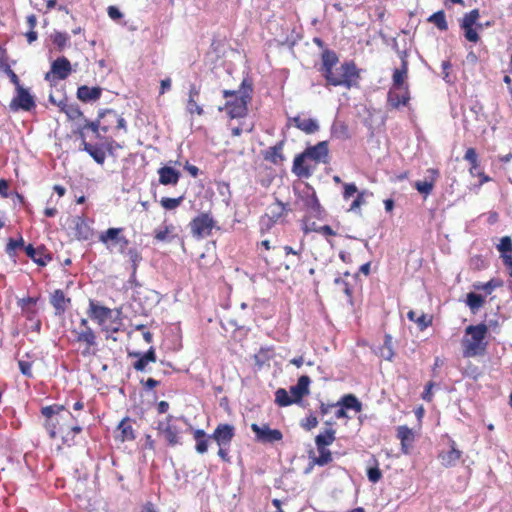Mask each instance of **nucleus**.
Segmentation results:
<instances>
[{
  "label": "nucleus",
  "instance_id": "f257e3e1",
  "mask_svg": "<svg viewBox=\"0 0 512 512\" xmlns=\"http://www.w3.org/2000/svg\"><path fill=\"white\" fill-rule=\"evenodd\" d=\"M252 87L243 80L238 90H224V98L227 100L224 107H219V111L225 110L231 119L243 118L248 113V103L251 101Z\"/></svg>",
  "mask_w": 512,
  "mask_h": 512
},
{
  "label": "nucleus",
  "instance_id": "f03ea898",
  "mask_svg": "<svg viewBox=\"0 0 512 512\" xmlns=\"http://www.w3.org/2000/svg\"><path fill=\"white\" fill-rule=\"evenodd\" d=\"M89 317L96 321L102 331L106 333H117L122 325L121 310H112L106 306L99 305L94 300L89 301Z\"/></svg>",
  "mask_w": 512,
  "mask_h": 512
},
{
  "label": "nucleus",
  "instance_id": "7ed1b4c3",
  "mask_svg": "<svg viewBox=\"0 0 512 512\" xmlns=\"http://www.w3.org/2000/svg\"><path fill=\"white\" fill-rule=\"evenodd\" d=\"M488 328L485 324L470 325L465 329V337L462 340L463 356L466 358L483 355L487 343L485 337Z\"/></svg>",
  "mask_w": 512,
  "mask_h": 512
},
{
  "label": "nucleus",
  "instance_id": "20e7f679",
  "mask_svg": "<svg viewBox=\"0 0 512 512\" xmlns=\"http://www.w3.org/2000/svg\"><path fill=\"white\" fill-rule=\"evenodd\" d=\"M328 84L332 86H344L350 88L356 85L359 78L358 70L354 62H345L339 68L324 73Z\"/></svg>",
  "mask_w": 512,
  "mask_h": 512
},
{
  "label": "nucleus",
  "instance_id": "39448f33",
  "mask_svg": "<svg viewBox=\"0 0 512 512\" xmlns=\"http://www.w3.org/2000/svg\"><path fill=\"white\" fill-rule=\"evenodd\" d=\"M15 89L16 95L12 98L9 104V109L12 112H18L20 110L31 111L36 107L35 98L31 95L28 88L21 85Z\"/></svg>",
  "mask_w": 512,
  "mask_h": 512
},
{
  "label": "nucleus",
  "instance_id": "423d86ee",
  "mask_svg": "<svg viewBox=\"0 0 512 512\" xmlns=\"http://www.w3.org/2000/svg\"><path fill=\"white\" fill-rule=\"evenodd\" d=\"M189 226L192 235L201 239L211 235L215 221L209 213H201L190 222Z\"/></svg>",
  "mask_w": 512,
  "mask_h": 512
},
{
  "label": "nucleus",
  "instance_id": "0eeeda50",
  "mask_svg": "<svg viewBox=\"0 0 512 512\" xmlns=\"http://www.w3.org/2000/svg\"><path fill=\"white\" fill-rule=\"evenodd\" d=\"M252 431L255 433L256 440L262 443H274L282 440L283 434L278 429H271L267 424L262 426L253 423L251 425Z\"/></svg>",
  "mask_w": 512,
  "mask_h": 512
},
{
  "label": "nucleus",
  "instance_id": "6e6552de",
  "mask_svg": "<svg viewBox=\"0 0 512 512\" xmlns=\"http://www.w3.org/2000/svg\"><path fill=\"white\" fill-rule=\"evenodd\" d=\"M72 71L70 61L62 56L54 60L51 64V69L45 75V80H50L51 76L58 80L66 79Z\"/></svg>",
  "mask_w": 512,
  "mask_h": 512
},
{
  "label": "nucleus",
  "instance_id": "1a4fd4ad",
  "mask_svg": "<svg viewBox=\"0 0 512 512\" xmlns=\"http://www.w3.org/2000/svg\"><path fill=\"white\" fill-rule=\"evenodd\" d=\"M235 436V428L231 424H219L214 432L208 436L214 440L219 447L230 446V443Z\"/></svg>",
  "mask_w": 512,
  "mask_h": 512
},
{
  "label": "nucleus",
  "instance_id": "9d476101",
  "mask_svg": "<svg viewBox=\"0 0 512 512\" xmlns=\"http://www.w3.org/2000/svg\"><path fill=\"white\" fill-rule=\"evenodd\" d=\"M122 232V228H109L105 232H102L99 236L100 242L105 244L107 248L110 247L109 242H113L115 244L120 245L119 251L124 253V249L127 248L129 241L124 236H120Z\"/></svg>",
  "mask_w": 512,
  "mask_h": 512
},
{
  "label": "nucleus",
  "instance_id": "9b49d317",
  "mask_svg": "<svg viewBox=\"0 0 512 512\" xmlns=\"http://www.w3.org/2000/svg\"><path fill=\"white\" fill-rule=\"evenodd\" d=\"M65 407L63 405L54 404L45 406L41 409V413L47 418V426L49 427V433L52 438L56 436V424L53 423L54 417L64 419Z\"/></svg>",
  "mask_w": 512,
  "mask_h": 512
},
{
  "label": "nucleus",
  "instance_id": "f8f14e48",
  "mask_svg": "<svg viewBox=\"0 0 512 512\" xmlns=\"http://www.w3.org/2000/svg\"><path fill=\"white\" fill-rule=\"evenodd\" d=\"M307 159L313 160L316 163H327L328 162V142L321 141L314 146L307 147L304 150Z\"/></svg>",
  "mask_w": 512,
  "mask_h": 512
},
{
  "label": "nucleus",
  "instance_id": "ddd939ff",
  "mask_svg": "<svg viewBox=\"0 0 512 512\" xmlns=\"http://www.w3.org/2000/svg\"><path fill=\"white\" fill-rule=\"evenodd\" d=\"M408 73V62L406 60V52H401V67L396 68L392 75V87L395 89H403L405 90V86H408L405 83Z\"/></svg>",
  "mask_w": 512,
  "mask_h": 512
},
{
  "label": "nucleus",
  "instance_id": "4468645a",
  "mask_svg": "<svg viewBox=\"0 0 512 512\" xmlns=\"http://www.w3.org/2000/svg\"><path fill=\"white\" fill-rule=\"evenodd\" d=\"M410 100V93L408 86L403 89L390 88L387 96L388 104L393 108H399L400 106H406Z\"/></svg>",
  "mask_w": 512,
  "mask_h": 512
},
{
  "label": "nucleus",
  "instance_id": "2eb2a0df",
  "mask_svg": "<svg viewBox=\"0 0 512 512\" xmlns=\"http://www.w3.org/2000/svg\"><path fill=\"white\" fill-rule=\"evenodd\" d=\"M311 383L310 377L307 375H302L296 385L290 387V393L295 399V402L298 403L302 400V398L309 394V385Z\"/></svg>",
  "mask_w": 512,
  "mask_h": 512
},
{
  "label": "nucleus",
  "instance_id": "dca6fc26",
  "mask_svg": "<svg viewBox=\"0 0 512 512\" xmlns=\"http://www.w3.org/2000/svg\"><path fill=\"white\" fill-rule=\"evenodd\" d=\"M325 423L329 427L316 436L315 444L317 448L327 447L331 445L336 439V431L332 428L334 422L327 420Z\"/></svg>",
  "mask_w": 512,
  "mask_h": 512
},
{
  "label": "nucleus",
  "instance_id": "f3484780",
  "mask_svg": "<svg viewBox=\"0 0 512 512\" xmlns=\"http://www.w3.org/2000/svg\"><path fill=\"white\" fill-rule=\"evenodd\" d=\"M159 183L162 185H176L180 179V172L176 169L164 166L158 170Z\"/></svg>",
  "mask_w": 512,
  "mask_h": 512
},
{
  "label": "nucleus",
  "instance_id": "a211bd4d",
  "mask_svg": "<svg viewBox=\"0 0 512 512\" xmlns=\"http://www.w3.org/2000/svg\"><path fill=\"white\" fill-rule=\"evenodd\" d=\"M102 94L100 87H89L86 85L80 86L77 89V98L82 102H93L97 101Z\"/></svg>",
  "mask_w": 512,
  "mask_h": 512
},
{
  "label": "nucleus",
  "instance_id": "6ab92c4d",
  "mask_svg": "<svg viewBox=\"0 0 512 512\" xmlns=\"http://www.w3.org/2000/svg\"><path fill=\"white\" fill-rule=\"evenodd\" d=\"M71 332L75 335V340L77 342L84 343L88 346H95L97 344L96 334L91 327L74 328Z\"/></svg>",
  "mask_w": 512,
  "mask_h": 512
},
{
  "label": "nucleus",
  "instance_id": "aec40b11",
  "mask_svg": "<svg viewBox=\"0 0 512 512\" xmlns=\"http://www.w3.org/2000/svg\"><path fill=\"white\" fill-rule=\"evenodd\" d=\"M73 223L78 239L89 240L93 236V230L84 218L77 216L73 219Z\"/></svg>",
  "mask_w": 512,
  "mask_h": 512
},
{
  "label": "nucleus",
  "instance_id": "412c9836",
  "mask_svg": "<svg viewBox=\"0 0 512 512\" xmlns=\"http://www.w3.org/2000/svg\"><path fill=\"white\" fill-rule=\"evenodd\" d=\"M159 430L163 433L165 440L168 442L169 445L174 446L179 444V429L175 425L169 424V422L159 423Z\"/></svg>",
  "mask_w": 512,
  "mask_h": 512
},
{
  "label": "nucleus",
  "instance_id": "4be33fe9",
  "mask_svg": "<svg viewBox=\"0 0 512 512\" xmlns=\"http://www.w3.org/2000/svg\"><path fill=\"white\" fill-rule=\"evenodd\" d=\"M462 456V451L456 448L455 442L452 441L451 448L447 452H442L439 454V458L441 463L445 467H453L457 464Z\"/></svg>",
  "mask_w": 512,
  "mask_h": 512
},
{
  "label": "nucleus",
  "instance_id": "5701e85b",
  "mask_svg": "<svg viewBox=\"0 0 512 512\" xmlns=\"http://www.w3.org/2000/svg\"><path fill=\"white\" fill-rule=\"evenodd\" d=\"M50 302L55 309V314L62 315L66 311L67 304L70 303V299L65 297L62 290L57 289L51 295Z\"/></svg>",
  "mask_w": 512,
  "mask_h": 512
},
{
  "label": "nucleus",
  "instance_id": "b1692460",
  "mask_svg": "<svg viewBox=\"0 0 512 512\" xmlns=\"http://www.w3.org/2000/svg\"><path fill=\"white\" fill-rule=\"evenodd\" d=\"M427 172L431 175L430 180L417 181L414 184L416 190L419 193L424 194L425 196L429 195L432 192L435 180L439 176V172L436 169L430 168L427 170Z\"/></svg>",
  "mask_w": 512,
  "mask_h": 512
},
{
  "label": "nucleus",
  "instance_id": "393cba45",
  "mask_svg": "<svg viewBox=\"0 0 512 512\" xmlns=\"http://www.w3.org/2000/svg\"><path fill=\"white\" fill-rule=\"evenodd\" d=\"M284 141L278 142L276 145L269 147L264 153V159L273 163L279 164L284 160L282 154Z\"/></svg>",
  "mask_w": 512,
  "mask_h": 512
},
{
  "label": "nucleus",
  "instance_id": "a878e982",
  "mask_svg": "<svg viewBox=\"0 0 512 512\" xmlns=\"http://www.w3.org/2000/svg\"><path fill=\"white\" fill-rule=\"evenodd\" d=\"M118 435L117 438L120 439L122 442L125 441H132L135 439L134 431L132 426L129 423V419L125 418L123 419L117 427Z\"/></svg>",
  "mask_w": 512,
  "mask_h": 512
},
{
  "label": "nucleus",
  "instance_id": "bb28decb",
  "mask_svg": "<svg viewBox=\"0 0 512 512\" xmlns=\"http://www.w3.org/2000/svg\"><path fill=\"white\" fill-rule=\"evenodd\" d=\"M307 159L305 153L298 154L293 161V172L299 177H309L311 171L307 165H304V161Z\"/></svg>",
  "mask_w": 512,
  "mask_h": 512
},
{
  "label": "nucleus",
  "instance_id": "cd10ccee",
  "mask_svg": "<svg viewBox=\"0 0 512 512\" xmlns=\"http://www.w3.org/2000/svg\"><path fill=\"white\" fill-rule=\"evenodd\" d=\"M480 12L478 9H473L466 13L460 23L461 28H469L470 26H476L479 30H483L482 23H479Z\"/></svg>",
  "mask_w": 512,
  "mask_h": 512
},
{
  "label": "nucleus",
  "instance_id": "c85d7f7f",
  "mask_svg": "<svg viewBox=\"0 0 512 512\" xmlns=\"http://www.w3.org/2000/svg\"><path fill=\"white\" fill-rule=\"evenodd\" d=\"M376 354L384 360L391 361L394 357L392 337L389 334L384 336L383 344L378 348Z\"/></svg>",
  "mask_w": 512,
  "mask_h": 512
},
{
  "label": "nucleus",
  "instance_id": "c756f323",
  "mask_svg": "<svg viewBox=\"0 0 512 512\" xmlns=\"http://www.w3.org/2000/svg\"><path fill=\"white\" fill-rule=\"evenodd\" d=\"M338 62V57L334 51L326 50L322 53V68L321 71L324 73H328L333 69V67Z\"/></svg>",
  "mask_w": 512,
  "mask_h": 512
},
{
  "label": "nucleus",
  "instance_id": "7c9ffc66",
  "mask_svg": "<svg viewBox=\"0 0 512 512\" xmlns=\"http://www.w3.org/2000/svg\"><path fill=\"white\" fill-rule=\"evenodd\" d=\"M83 150L86 151L98 164H103L106 159L105 152L86 141H83Z\"/></svg>",
  "mask_w": 512,
  "mask_h": 512
},
{
  "label": "nucleus",
  "instance_id": "2f4dec72",
  "mask_svg": "<svg viewBox=\"0 0 512 512\" xmlns=\"http://www.w3.org/2000/svg\"><path fill=\"white\" fill-rule=\"evenodd\" d=\"M336 404H338V406H343L345 409H353L356 412H360L362 410V403L353 394L343 396Z\"/></svg>",
  "mask_w": 512,
  "mask_h": 512
},
{
  "label": "nucleus",
  "instance_id": "473e14b6",
  "mask_svg": "<svg viewBox=\"0 0 512 512\" xmlns=\"http://www.w3.org/2000/svg\"><path fill=\"white\" fill-rule=\"evenodd\" d=\"M194 439L196 441L195 449L198 453L203 454L208 450V438L207 434L202 429L194 431Z\"/></svg>",
  "mask_w": 512,
  "mask_h": 512
},
{
  "label": "nucleus",
  "instance_id": "72a5a7b5",
  "mask_svg": "<svg viewBox=\"0 0 512 512\" xmlns=\"http://www.w3.org/2000/svg\"><path fill=\"white\" fill-rule=\"evenodd\" d=\"M407 317L409 320L417 323L420 330L426 329L432 323L431 317L424 313H422L420 316H417L416 312L413 310L407 313Z\"/></svg>",
  "mask_w": 512,
  "mask_h": 512
},
{
  "label": "nucleus",
  "instance_id": "f704fd0d",
  "mask_svg": "<svg viewBox=\"0 0 512 512\" xmlns=\"http://www.w3.org/2000/svg\"><path fill=\"white\" fill-rule=\"evenodd\" d=\"M397 437L401 440L403 451L406 452L407 443H411L414 440L413 431L407 426H399L397 428Z\"/></svg>",
  "mask_w": 512,
  "mask_h": 512
},
{
  "label": "nucleus",
  "instance_id": "c9c22d12",
  "mask_svg": "<svg viewBox=\"0 0 512 512\" xmlns=\"http://www.w3.org/2000/svg\"><path fill=\"white\" fill-rule=\"evenodd\" d=\"M485 299L480 294L470 292L467 294L466 304L473 313H476L484 304Z\"/></svg>",
  "mask_w": 512,
  "mask_h": 512
},
{
  "label": "nucleus",
  "instance_id": "e433bc0d",
  "mask_svg": "<svg viewBox=\"0 0 512 512\" xmlns=\"http://www.w3.org/2000/svg\"><path fill=\"white\" fill-rule=\"evenodd\" d=\"M503 286V281L499 278H492L486 283H476L474 288L476 290H483L486 294H491L496 288Z\"/></svg>",
  "mask_w": 512,
  "mask_h": 512
},
{
  "label": "nucleus",
  "instance_id": "4c0bfd02",
  "mask_svg": "<svg viewBox=\"0 0 512 512\" xmlns=\"http://www.w3.org/2000/svg\"><path fill=\"white\" fill-rule=\"evenodd\" d=\"M98 118H112L113 120H115V123L117 124L116 127L118 129H122L124 131L127 130L125 119L118 115V113L112 109H107L100 112Z\"/></svg>",
  "mask_w": 512,
  "mask_h": 512
},
{
  "label": "nucleus",
  "instance_id": "58836bf2",
  "mask_svg": "<svg viewBox=\"0 0 512 512\" xmlns=\"http://www.w3.org/2000/svg\"><path fill=\"white\" fill-rule=\"evenodd\" d=\"M275 403L280 407H286L296 402L292 395L289 396L288 392L284 388H279L275 392Z\"/></svg>",
  "mask_w": 512,
  "mask_h": 512
},
{
  "label": "nucleus",
  "instance_id": "ea45409f",
  "mask_svg": "<svg viewBox=\"0 0 512 512\" xmlns=\"http://www.w3.org/2000/svg\"><path fill=\"white\" fill-rule=\"evenodd\" d=\"M428 22L433 23L441 31H446L448 29L445 13L442 10L430 15Z\"/></svg>",
  "mask_w": 512,
  "mask_h": 512
},
{
  "label": "nucleus",
  "instance_id": "a19ab883",
  "mask_svg": "<svg viewBox=\"0 0 512 512\" xmlns=\"http://www.w3.org/2000/svg\"><path fill=\"white\" fill-rule=\"evenodd\" d=\"M319 452L318 457L313 458V463L318 466H325L332 461V453L327 447L317 448Z\"/></svg>",
  "mask_w": 512,
  "mask_h": 512
},
{
  "label": "nucleus",
  "instance_id": "79ce46f5",
  "mask_svg": "<svg viewBox=\"0 0 512 512\" xmlns=\"http://www.w3.org/2000/svg\"><path fill=\"white\" fill-rule=\"evenodd\" d=\"M51 39L59 51H62L65 47H67L70 41V37L67 33L58 31L51 35Z\"/></svg>",
  "mask_w": 512,
  "mask_h": 512
},
{
  "label": "nucleus",
  "instance_id": "37998d69",
  "mask_svg": "<svg viewBox=\"0 0 512 512\" xmlns=\"http://www.w3.org/2000/svg\"><path fill=\"white\" fill-rule=\"evenodd\" d=\"M298 129L305 132L306 134H313L319 130V124L316 119H302Z\"/></svg>",
  "mask_w": 512,
  "mask_h": 512
},
{
  "label": "nucleus",
  "instance_id": "c03bdc74",
  "mask_svg": "<svg viewBox=\"0 0 512 512\" xmlns=\"http://www.w3.org/2000/svg\"><path fill=\"white\" fill-rule=\"evenodd\" d=\"M372 196V193L364 190L357 194V197L352 202L349 211H357L362 205L366 203L365 196Z\"/></svg>",
  "mask_w": 512,
  "mask_h": 512
},
{
  "label": "nucleus",
  "instance_id": "a18cd8bd",
  "mask_svg": "<svg viewBox=\"0 0 512 512\" xmlns=\"http://www.w3.org/2000/svg\"><path fill=\"white\" fill-rule=\"evenodd\" d=\"M498 251L501 253V256L507 253H512V239L509 236H504L500 239L499 244L497 245Z\"/></svg>",
  "mask_w": 512,
  "mask_h": 512
},
{
  "label": "nucleus",
  "instance_id": "49530a36",
  "mask_svg": "<svg viewBox=\"0 0 512 512\" xmlns=\"http://www.w3.org/2000/svg\"><path fill=\"white\" fill-rule=\"evenodd\" d=\"M184 197L180 196L178 198H168L164 197L161 199V205L163 208L167 210H173L177 208L183 201Z\"/></svg>",
  "mask_w": 512,
  "mask_h": 512
},
{
  "label": "nucleus",
  "instance_id": "de8ad7c7",
  "mask_svg": "<svg viewBox=\"0 0 512 512\" xmlns=\"http://www.w3.org/2000/svg\"><path fill=\"white\" fill-rule=\"evenodd\" d=\"M331 132L332 135L338 139H345L348 137L347 127L343 123H334Z\"/></svg>",
  "mask_w": 512,
  "mask_h": 512
},
{
  "label": "nucleus",
  "instance_id": "09e8293b",
  "mask_svg": "<svg viewBox=\"0 0 512 512\" xmlns=\"http://www.w3.org/2000/svg\"><path fill=\"white\" fill-rule=\"evenodd\" d=\"M66 116L69 120H76L83 116L82 111L80 110L79 106L74 103H70V105L65 109Z\"/></svg>",
  "mask_w": 512,
  "mask_h": 512
},
{
  "label": "nucleus",
  "instance_id": "8fccbe9b",
  "mask_svg": "<svg viewBox=\"0 0 512 512\" xmlns=\"http://www.w3.org/2000/svg\"><path fill=\"white\" fill-rule=\"evenodd\" d=\"M464 159L471 163L470 173L474 174V169L478 168L477 153H476L475 149L468 148L464 155Z\"/></svg>",
  "mask_w": 512,
  "mask_h": 512
},
{
  "label": "nucleus",
  "instance_id": "3c124183",
  "mask_svg": "<svg viewBox=\"0 0 512 512\" xmlns=\"http://www.w3.org/2000/svg\"><path fill=\"white\" fill-rule=\"evenodd\" d=\"M128 257L129 261L132 263L133 271H136L138 263L141 261V256L135 248H129L127 251L124 250V253Z\"/></svg>",
  "mask_w": 512,
  "mask_h": 512
},
{
  "label": "nucleus",
  "instance_id": "603ef678",
  "mask_svg": "<svg viewBox=\"0 0 512 512\" xmlns=\"http://www.w3.org/2000/svg\"><path fill=\"white\" fill-rule=\"evenodd\" d=\"M373 462L377 464L376 459H373ZM367 477L369 481L372 483H377L381 479L382 473L377 465H375L374 467H369L367 469Z\"/></svg>",
  "mask_w": 512,
  "mask_h": 512
},
{
  "label": "nucleus",
  "instance_id": "864d4df0",
  "mask_svg": "<svg viewBox=\"0 0 512 512\" xmlns=\"http://www.w3.org/2000/svg\"><path fill=\"white\" fill-rule=\"evenodd\" d=\"M186 110L190 114L196 113L199 116L203 115L204 113L202 106L197 103L196 99L192 98L187 100Z\"/></svg>",
  "mask_w": 512,
  "mask_h": 512
},
{
  "label": "nucleus",
  "instance_id": "5fc2aeb1",
  "mask_svg": "<svg viewBox=\"0 0 512 512\" xmlns=\"http://www.w3.org/2000/svg\"><path fill=\"white\" fill-rule=\"evenodd\" d=\"M464 31V37L473 43H476L479 41L480 37L478 34V28L476 26H470L469 28H461Z\"/></svg>",
  "mask_w": 512,
  "mask_h": 512
},
{
  "label": "nucleus",
  "instance_id": "6e6d98bb",
  "mask_svg": "<svg viewBox=\"0 0 512 512\" xmlns=\"http://www.w3.org/2000/svg\"><path fill=\"white\" fill-rule=\"evenodd\" d=\"M25 252L28 257H30L35 263H37L40 266H45L46 261L37 259V255L40 253L39 250L35 249L31 244L25 247Z\"/></svg>",
  "mask_w": 512,
  "mask_h": 512
},
{
  "label": "nucleus",
  "instance_id": "4d7b16f0",
  "mask_svg": "<svg viewBox=\"0 0 512 512\" xmlns=\"http://www.w3.org/2000/svg\"><path fill=\"white\" fill-rule=\"evenodd\" d=\"M130 356L137 357L138 360L133 364V367L137 371H144L149 362L143 357L141 352L130 353Z\"/></svg>",
  "mask_w": 512,
  "mask_h": 512
},
{
  "label": "nucleus",
  "instance_id": "13d9d810",
  "mask_svg": "<svg viewBox=\"0 0 512 512\" xmlns=\"http://www.w3.org/2000/svg\"><path fill=\"white\" fill-rule=\"evenodd\" d=\"M24 245V241L22 238H19L18 240L9 239L7 246H6V252L9 255H12V253L15 251V249L20 248Z\"/></svg>",
  "mask_w": 512,
  "mask_h": 512
},
{
  "label": "nucleus",
  "instance_id": "bf43d9fd",
  "mask_svg": "<svg viewBox=\"0 0 512 512\" xmlns=\"http://www.w3.org/2000/svg\"><path fill=\"white\" fill-rule=\"evenodd\" d=\"M3 69L7 76L10 78V81L15 85V88L21 86L18 76L15 74V72L10 68L8 64H4Z\"/></svg>",
  "mask_w": 512,
  "mask_h": 512
},
{
  "label": "nucleus",
  "instance_id": "052dcab7",
  "mask_svg": "<svg viewBox=\"0 0 512 512\" xmlns=\"http://www.w3.org/2000/svg\"><path fill=\"white\" fill-rule=\"evenodd\" d=\"M18 365H19V369L21 371V373L26 376V377H29L31 378L32 377V364L28 361H24V360H20L18 362Z\"/></svg>",
  "mask_w": 512,
  "mask_h": 512
},
{
  "label": "nucleus",
  "instance_id": "680f3d73",
  "mask_svg": "<svg viewBox=\"0 0 512 512\" xmlns=\"http://www.w3.org/2000/svg\"><path fill=\"white\" fill-rule=\"evenodd\" d=\"M355 193H357V187L354 183H346L344 184V192L343 197L345 200L352 197Z\"/></svg>",
  "mask_w": 512,
  "mask_h": 512
},
{
  "label": "nucleus",
  "instance_id": "e2e57ef3",
  "mask_svg": "<svg viewBox=\"0 0 512 512\" xmlns=\"http://www.w3.org/2000/svg\"><path fill=\"white\" fill-rule=\"evenodd\" d=\"M306 203H307V206L313 212H318L320 210V203H319L315 193H313V195L309 199H307Z\"/></svg>",
  "mask_w": 512,
  "mask_h": 512
},
{
  "label": "nucleus",
  "instance_id": "0e129e2a",
  "mask_svg": "<svg viewBox=\"0 0 512 512\" xmlns=\"http://www.w3.org/2000/svg\"><path fill=\"white\" fill-rule=\"evenodd\" d=\"M318 425V420L315 416L310 415L306 418L305 422H302V427H304L306 430H311L315 428Z\"/></svg>",
  "mask_w": 512,
  "mask_h": 512
},
{
  "label": "nucleus",
  "instance_id": "69168bd1",
  "mask_svg": "<svg viewBox=\"0 0 512 512\" xmlns=\"http://www.w3.org/2000/svg\"><path fill=\"white\" fill-rule=\"evenodd\" d=\"M59 425H60V428H59L60 431H63L65 428L70 429L71 432H73L74 434H78L82 431V427L79 425V422L72 423L71 425H66V424H59Z\"/></svg>",
  "mask_w": 512,
  "mask_h": 512
},
{
  "label": "nucleus",
  "instance_id": "338daca9",
  "mask_svg": "<svg viewBox=\"0 0 512 512\" xmlns=\"http://www.w3.org/2000/svg\"><path fill=\"white\" fill-rule=\"evenodd\" d=\"M108 15L113 20H118L122 18V12L115 6H109L107 9Z\"/></svg>",
  "mask_w": 512,
  "mask_h": 512
},
{
  "label": "nucleus",
  "instance_id": "774afa93",
  "mask_svg": "<svg viewBox=\"0 0 512 512\" xmlns=\"http://www.w3.org/2000/svg\"><path fill=\"white\" fill-rule=\"evenodd\" d=\"M338 404L336 403H333V404H325V403H321L320 405V413L322 416H326L328 415L334 408H337Z\"/></svg>",
  "mask_w": 512,
  "mask_h": 512
}]
</instances>
